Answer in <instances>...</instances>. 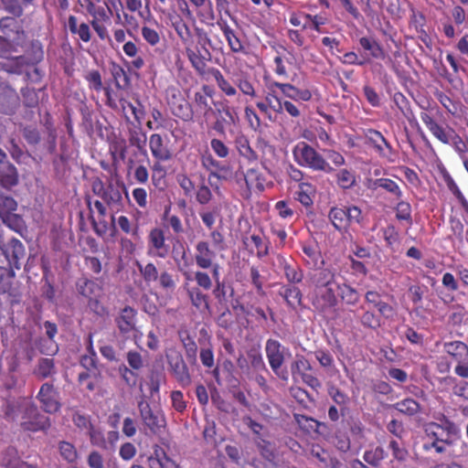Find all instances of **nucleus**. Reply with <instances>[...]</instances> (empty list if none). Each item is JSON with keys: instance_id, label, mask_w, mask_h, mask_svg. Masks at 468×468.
I'll return each instance as SVG.
<instances>
[{"instance_id": "1", "label": "nucleus", "mask_w": 468, "mask_h": 468, "mask_svg": "<svg viewBox=\"0 0 468 468\" xmlns=\"http://www.w3.org/2000/svg\"><path fill=\"white\" fill-rule=\"evenodd\" d=\"M169 21L182 46L186 55L198 75L206 73L207 63L211 58L207 46H211V39L203 27L190 26L178 14L169 15Z\"/></svg>"}, {"instance_id": "2", "label": "nucleus", "mask_w": 468, "mask_h": 468, "mask_svg": "<svg viewBox=\"0 0 468 468\" xmlns=\"http://www.w3.org/2000/svg\"><path fill=\"white\" fill-rule=\"evenodd\" d=\"M314 290L311 303L322 317L333 320L338 316L339 300L336 295V273L330 268L318 270L312 277Z\"/></svg>"}, {"instance_id": "3", "label": "nucleus", "mask_w": 468, "mask_h": 468, "mask_svg": "<svg viewBox=\"0 0 468 468\" xmlns=\"http://www.w3.org/2000/svg\"><path fill=\"white\" fill-rule=\"evenodd\" d=\"M422 450L425 452L443 454L461 438V431L455 422L443 416L441 422L431 421L424 425Z\"/></svg>"}, {"instance_id": "4", "label": "nucleus", "mask_w": 468, "mask_h": 468, "mask_svg": "<svg viewBox=\"0 0 468 468\" xmlns=\"http://www.w3.org/2000/svg\"><path fill=\"white\" fill-rule=\"evenodd\" d=\"M420 117L434 138L443 144H451L462 161L468 158L466 156L467 145L453 128L439 123L427 111H422Z\"/></svg>"}, {"instance_id": "5", "label": "nucleus", "mask_w": 468, "mask_h": 468, "mask_svg": "<svg viewBox=\"0 0 468 468\" xmlns=\"http://www.w3.org/2000/svg\"><path fill=\"white\" fill-rule=\"evenodd\" d=\"M91 190L95 196L101 198L112 213L121 212L124 208L122 191L124 192L127 198L129 197L128 191L123 184L109 182L105 185L99 177L91 181Z\"/></svg>"}, {"instance_id": "6", "label": "nucleus", "mask_w": 468, "mask_h": 468, "mask_svg": "<svg viewBox=\"0 0 468 468\" xmlns=\"http://www.w3.org/2000/svg\"><path fill=\"white\" fill-rule=\"evenodd\" d=\"M294 161L302 167H307L314 171L331 174L335 169L312 145L305 142H299L292 148Z\"/></svg>"}, {"instance_id": "7", "label": "nucleus", "mask_w": 468, "mask_h": 468, "mask_svg": "<svg viewBox=\"0 0 468 468\" xmlns=\"http://www.w3.org/2000/svg\"><path fill=\"white\" fill-rule=\"evenodd\" d=\"M328 218L334 228L338 231H346L354 224H360L363 217L361 209L356 206L334 207Z\"/></svg>"}, {"instance_id": "8", "label": "nucleus", "mask_w": 468, "mask_h": 468, "mask_svg": "<svg viewBox=\"0 0 468 468\" xmlns=\"http://www.w3.org/2000/svg\"><path fill=\"white\" fill-rule=\"evenodd\" d=\"M19 425L24 431L37 432L46 431L50 426V419L42 414L37 406L30 401L25 408V412L20 418Z\"/></svg>"}, {"instance_id": "9", "label": "nucleus", "mask_w": 468, "mask_h": 468, "mask_svg": "<svg viewBox=\"0 0 468 468\" xmlns=\"http://www.w3.org/2000/svg\"><path fill=\"white\" fill-rule=\"evenodd\" d=\"M166 101L172 113L183 122H192L194 111L192 105L186 100L181 90L176 87L166 90Z\"/></svg>"}, {"instance_id": "10", "label": "nucleus", "mask_w": 468, "mask_h": 468, "mask_svg": "<svg viewBox=\"0 0 468 468\" xmlns=\"http://www.w3.org/2000/svg\"><path fill=\"white\" fill-rule=\"evenodd\" d=\"M138 410L142 423L152 433L158 434L165 431L166 420L161 410L152 409L150 404L144 399H141L138 402Z\"/></svg>"}, {"instance_id": "11", "label": "nucleus", "mask_w": 468, "mask_h": 468, "mask_svg": "<svg viewBox=\"0 0 468 468\" xmlns=\"http://www.w3.org/2000/svg\"><path fill=\"white\" fill-rule=\"evenodd\" d=\"M136 317L137 311L133 307L126 305L121 309L114 319L120 335L126 339L133 335L135 343L137 339H140L142 336V333L136 327Z\"/></svg>"}, {"instance_id": "12", "label": "nucleus", "mask_w": 468, "mask_h": 468, "mask_svg": "<svg viewBox=\"0 0 468 468\" xmlns=\"http://www.w3.org/2000/svg\"><path fill=\"white\" fill-rule=\"evenodd\" d=\"M36 399L40 403L42 410L46 413L55 414L61 409L60 393L51 381L44 382L40 386Z\"/></svg>"}, {"instance_id": "13", "label": "nucleus", "mask_w": 468, "mask_h": 468, "mask_svg": "<svg viewBox=\"0 0 468 468\" xmlns=\"http://www.w3.org/2000/svg\"><path fill=\"white\" fill-rule=\"evenodd\" d=\"M167 364L173 378L181 388H187L192 384L189 368L182 354L176 350L166 354Z\"/></svg>"}, {"instance_id": "14", "label": "nucleus", "mask_w": 468, "mask_h": 468, "mask_svg": "<svg viewBox=\"0 0 468 468\" xmlns=\"http://www.w3.org/2000/svg\"><path fill=\"white\" fill-rule=\"evenodd\" d=\"M282 348V346L278 340L270 338L266 341L265 352L271 368L280 378L287 380L288 371L282 369V366L284 362V355Z\"/></svg>"}, {"instance_id": "15", "label": "nucleus", "mask_w": 468, "mask_h": 468, "mask_svg": "<svg viewBox=\"0 0 468 468\" xmlns=\"http://www.w3.org/2000/svg\"><path fill=\"white\" fill-rule=\"evenodd\" d=\"M241 241L246 250L253 252V248L256 249V256L262 259L269 255L271 241L268 238L263 236L261 230L257 232H246L241 237Z\"/></svg>"}, {"instance_id": "16", "label": "nucleus", "mask_w": 468, "mask_h": 468, "mask_svg": "<svg viewBox=\"0 0 468 468\" xmlns=\"http://www.w3.org/2000/svg\"><path fill=\"white\" fill-rule=\"evenodd\" d=\"M15 272L13 269L0 266V292L6 294L11 305L19 303L21 292L14 285Z\"/></svg>"}, {"instance_id": "17", "label": "nucleus", "mask_w": 468, "mask_h": 468, "mask_svg": "<svg viewBox=\"0 0 468 468\" xmlns=\"http://www.w3.org/2000/svg\"><path fill=\"white\" fill-rule=\"evenodd\" d=\"M170 246L166 243L164 229L154 228L148 235V254L165 259L168 256Z\"/></svg>"}, {"instance_id": "18", "label": "nucleus", "mask_w": 468, "mask_h": 468, "mask_svg": "<svg viewBox=\"0 0 468 468\" xmlns=\"http://www.w3.org/2000/svg\"><path fill=\"white\" fill-rule=\"evenodd\" d=\"M11 269L19 270L21 262L26 257L24 244L17 239H12L7 244L0 247Z\"/></svg>"}, {"instance_id": "19", "label": "nucleus", "mask_w": 468, "mask_h": 468, "mask_svg": "<svg viewBox=\"0 0 468 468\" xmlns=\"http://www.w3.org/2000/svg\"><path fill=\"white\" fill-rule=\"evenodd\" d=\"M85 201L90 211L89 218L90 220L94 232L99 236L104 235L107 231V223L105 220L100 222L96 221L93 216L92 205L96 208L101 218H105V216L107 215L108 207L103 201L98 199L92 202L91 197L90 196L85 197Z\"/></svg>"}, {"instance_id": "20", "label": "nucleus", "mask_w": 468, "mask_h": 468, "mask_svg": "<svg viewBox=\"0 0 468 468\" xmlns=\"http://www.w3.org/2000/svg\"><path fill=\"white\" fill-rule=\"evenodd\" d=\"M149 148L152 156L159 162H167L172 159L173 153L160 133H153L149 137Z\"/></svg>"}, {"instance_id": "21", "label": "nucleus", "mask_w": 468, "mask_h": 468, "mask_svg": "<svg viewBox=\"0 0 468 468\" xmlns=\"http://www.w3.org/2000/svg\"><path fill=\"white\" fill-rule=\"evenodd\" d=\"M195 261L200 269H210L216 259V250L206 240H199L196 244Z\"/></svg>"}, {"instance_id": "22", "label": "nucleus", "mask_w": 468, "mask_h": 468, "mask_svg": "<svg viewBox=\"0 0 468 468\" xmlns=\"http://www.w3.org/2000/svg\"><path fill=\"white\" fill-rule=\"evenodd\" d=\"M272 86L278 88L282 94L292 101H309L313 95L308 89H299L291 83H282L273 81Z\"/></svg>"}, {"instance_id": "23", "label": "nucleus", "mask_w": 468, "mask_h": 468, "mask_svg": "<svg viewBox=\"0 0 468 468\" xmlns=\"http://www.w3.org/2000/svg\"><path fill=\"white\" fill-rule=\"evenodd\" d=\"M213 95L214 90L211 86L202 85L200 91L194 93L193 102L197 112L207 116L212 111L209 101L213 98Z\"/></svg>"}, {"instance_id": "24", "label": "nucleus", "mask_w": 468, "mask_h": 468, "mask_svg": "<svg viewBox=\"0 0 468 468\" xmlns=\"http://www.w3.org/2000/svg\"><path fill=\"white\" fill-rule=\"evenodd\" d=\"M336 295L338 300L347 307L356 306L361 298L358 291L347 282H336Z\"/></svg>"}, {"instance_id": "25", "label": "nucleus", "mask_w": 468, "mask_h": 468, "mask_svg": "<svg viewBox=\"0 0 468 468\" xmlns=\"http://www.w3.org/2000/svg\"><path fill=\"white\" fill-rule=\"evenodd\" d=\"M66 27L72 36H77L82 42L88 43L91 40L90 24L83 21L80 22L77 16L73 15L69 16Z\"/></svg>"}, {"instance_id": "26", "label": "nucleus", "mask_w": 468, "mask_h": 468, "mask_svg": "<svg viewBox=\"0 0 468 468\" xmlns=\"http://www.w3.org/2000/svg\"><path fill=\"white\" fill-rule=\"evenodd\" d=\"M76 289L78 293L86 300L101 297L102 292V287L100 284L86 277L78 279L76 282Z\"/></svg>"}, {"instance_id": "27", "label": "nucleus", "mask_w": 468, "mask_h": 468, "mask_svg": "<svg viewBox=\"0 0 468 468\" xmlns=\"http://www.w3.org/2000/svg\"><path fill=\"white\" fill-rule=\"evenodd\" d=\"M194 7L198 9L197 16L201 23L208 26L214 25L215 13L210 0H187Z\"/></svg>"}, {"instance_id": "28", "label": "nucleus", "mask_w": 468, "mask_h": 468, "mask_svg": "<svg viewBox=\"0 0 468 468\" xmlns=\"http://www.w3.org/2000/svg\"><path fill=\"white\" fill-rule=\"evenodd\" d=\"M18 171L11 162L0 166V186L3 188L11 190L18 185Z\"/></svg>"}, {"instance_id": "29", "label": "nucleus", "mask_w": 468, "mask_h": 468, "mask_svg": "<svg viewBox=\"0 0 468 468\" xmlns=\"http://www.w3.org/2000/svg\"><path fill=\"white\" fill-rule=\"evenodd\" d=\"M179 340L184 347L186 359L196 364L197 359V345L188 330L178 331Z\"/></svg>"}, {"instance_id": "30", "label": "nucleus", "mask_w": 468, "mask_h": 468, "mask_svg": "<svg viewBox=\"0 0 468 468\" xmlns=\"http://www.w3.org/2000/svg\"><path fill=\"white\" fill-rule=\"evenodd\" d=\"M279 295L282 297L287 305L293 310H296L302 305L303 293L297 286L290 284L283 285L279 290Z\"/></svg>"}, {"instance_id": "31", "label": "nucleus", "mask_w": 468, "mask_h": 468, "mask_svg": "<svg viewBox=\"0 0 468 468\" xmlns=\"http://www.w3.org/2000/svg\"><path fill=\"white\" fill-rule=\"evenodd\" d=\"M372 187L374 189H383L395 201L400 200L403 197V192L399 184L388 177L375 179L372 183Z\"/></svg>"}, {"instance_id": "32", "label": "nucleus", "mask_w": 468, "mask_h": 468, "mask_svg": "<svg viewBox=\"0 0 468 468\" xmlns=\"http://www.w3.org/2000/svg\"><path fill=\"white\" fill-rule=\"evenodd\" d=\"M31 400L20 398L16 400L8 401L5 408V417L8 421H20V418L25 412Z\"/></svg>"}, {"instance_id": "33", "label": "nucleus", "mask_w": 468, "mask_h": 468, "mask_svg": "<svg viewBox=\"0 0 468 468\" xmlns=\"http://www.w3.org/2000/svg\"><path fill=\"white\" fill-rule=\"evenodd\" d=\"M302 250L305 256L304 261L311 268H321L324 265V259L319 247L313 243H303Z\"/></svg>"}, {"instance_id": "34", "label": "nucleus", "mask_w": 468, "mask_h": 468, "mask_svg": "<svg viewBox=\"0 0 468 468\" xmlns=\"http://www.w3.org/2000/svg\"><path fill=\"white\" fill-rule=\"evenodd\" d=\"M208 73L214 79L218 88L227 97H235L238 95L237 88L225 78L223 73L217 68H211L208 69Z\"/></svg>"}, {"instance_id": "35", "label": "nucleus", "mask_w": 468, "mask_h": 468, "mask_svg": "<svg viewBox=\"0 0 468 468\" xmlns=\"http://www.w3.org/2000/svg\"><path fill=\"white\" fill-rule=\"evenodd\" d=\"M443 350L456 362L468 360V346L462 341L445 342Z\"/></svg>"}, {"instance_id": "36", "label": "nucleus", "mask_w": 468, "mask_h": 468, "mask_svg": "<svg viewBox=\"0 0 468 468\" xmlns=\"http://www.w3.org/2000/svg\"><path fill=\"white\" fill-rule=\"evenodd\" d=\"M57 373L55 361L53 358L42 357L37 360V363L33 370V374L39 379H47L52 378Z\"/></svg>"}, {"instance_id": "37", "label": "nucleus", "mask_w": 468, "mask_h": 468, "mask_svg": "<svg viewBox=\"0 0 468 468\" xmlns=\"http://www.w3.org/2000/svg\"><path fill=\"white\" fill-rule=\"evenodd\" d=\"M359 45L365 50L369 52V58L385 59L386 52L383 47L373 37H362L359 38Z\"/></svg>"}, {"instance_id": "38", "label": "nucleus", "mask_w": 468, "mask_h": 468, "mask_svg": "<svg viewBox=\"0 0 468 468\" xmlns=\"http://www.w3.org/2000/svg\"><path fill=\"white\" fill-rule=\"evenodd\" d=\"M367 137L381 156H388V153H391V145L380 132L370 129Z\"/></svg>"}, {"instance_id": "39", "label": "nucleus", "mask_w": 468, "mask_h": 468, "mask_svg": "<svg viewBox=\"0 0 468 468\" xmlns=\"http://www.w3.org/2000/svg\"><path fill=\"white\" fill-rule=\"evenodd\" d=\"M280 263L282 266L284 276L290 283H300L303 280V271L297 264L289 263L285 258L279 256Z\"/></svg>"}, {"instance_id": "40", "label": "nucleus", "mask_w": 468, "mask_h": 468, "mask_svg": "<svg viewBox=\"0 0 468 468\" xmlns=\"http://www.w3.org/2000/svg\"><path fill=\"white\" fill-rule=\"evenodd\" d=\"M234 144L239 155L248 161L252 162L258 159V155L251 148L249 138L246 135L242 133L238 134L235 137Z\"/></svg>"}, {"instance_id": "41", "label": "nucleus", "mask_w": 468, "mask_h": 468, "mask_svg": "<svg viewBox=\"0 0 468 468\" xmlns=\"http://www.w3.org/2000/svg\"><path fill=\"white\" fill-rule=\"evenodd\" d=\"M361 310L362 314L356 316L359 324L365 329L378 330L381 326L380 316L372 310H367L364 307H361Z\"/></svg>"}, {"instance_id": "42", "label": "nucleus", "mask_w": 468, "mask_h": 468, "mask_svg": "<svg viewBox=\"0 0 468 468\" xmlns=\"http://www.w3.org/2000/svg\"><path fill=\"white\" fill-rule=\"evenodd\" d=\"M243 176L248 190L257 189L262 191L264 189L265 178L258 169L250 168Z\"/></svg>"}, {"instance_id": "43", "label": "nucleus", "mask_w": 468, "mask_h": 468, "mask_svg": "<svg viewBox=\"0 0 468 468\" xmlns=\"http://www.w3.org/2000/svg\"><path fill=\"white\" fill-rule=\"evenodd\" d=\"M201 164L206 170L209 171L208 180H211V178H217L219 180L225 178L219 174V172L225 170L226 167L211 154L202 156Z\"/></svg>"}, {"instance_id": "44", "label": "nucleus", "mask_w": 468, "mask_h": 468, "mask_svg": "<svg viewBox=\"0 0 468 468\" xmlns=\"http://www.w3.org/2000/svg\"><path fill=\"white\" fill-rule=\"evenodd\" d=\"M327 393L332 400L340 407L341 414L345 415L349 403V397L335 384H327Z\"/></svg>"}, {"instance_id": "45", "label": "nucleus", "mask_w": 468, "mask_h": 468, "mask_svg": "<svg viewBox=\"0 0 468 468\" xmlns=\"http://www.w3.org/2000/svg\"><path fill=\"white\" fill-rule=\"evenodd\" d=\"M296 200H298L305 207L314 204V197L315 188L310 183H300L299 189L295 192Z\"/></svg>"}, {"instance_id": "46", "label": "nucleus", "mask_w": 468, "mask_h": 468, "mask_svg": "<svg viewBox=\"0 0 468 468\" xmlns=\"http://www.w3.org/2000/svg\"><path fill=\"white\" fill-rule=\"evenodd\" d=\"M387 455L388 453L382 446H376L367 450L363 459L367 464L377 468L380 466Z\"/></svg>"}, {"instance_id": "47", "label": "nucleus", "mask_w": 468, "mask_h": 468, "mask_svg": "<svg viewBox=\"0 0 468 468\" xmlns=\"http://www.w3.org/2000/svg\"><path fill=\"white\" fill-rule=\"evenodd\" d=\"M234 83L243 95L251 99L256 98L257 93L255 87L247 74L241 73L239 75H236Z\"/></svg>"}, {"instance_id": "48", "label": "nucleus", "mask_w": 468, "mask_h": 468, "mask_svg": "<svg viewBox=\"0 0 468 468\" xmlns=\"http://www.w3.org/2000/svg\"><path fill=\"white\" fill-rule=\"evenodd\" d=\"M0 29L3 34L9 37H14V39H17L20 33H23L21 27L18 21L14 17H3L0 19Z\"/></svg>"}, {"instance_id": "49", "label": "nucleus", "mask_w": 468, "mask_h": 468, "mask_svg": "<svg viewBox=\"0 0 468 468\" xmlns=\"http://www.w3.org/2000/svg\"><path fill=\"white\" fill-rule=\"evenodd\" d=\"M3 464L6 468H37L36 465L23 462L16 453V449L8 448L3 458Z\"/></svg>"}, {"instance_id": "50", "label": "nucleus", "mask_w": 468, "mask_h": 468, "mask_svg": "<svg viewBox=\"0 0 468 468\" xmlns=\"http://www.w3.org/2000/svg\"><path fill=\"white\" fill-rule=\"evenodd\" d=\"M147 137L146 133L142 131L141 128L132 130L129 133V143L132 146H134L144 157H148L147 151L145 149Z\"/></svg>"}, {"instance_id": "51", "label": "nucleus", "mask_w": 468, "mask_h": 468, "mask_svg": "<svg viewBox=\"0 0 468 468\" xmlns=\"http://www.w3.org/2000/svg\"><path fill=\"white\" fill-rule=\"evenodd\" d=\"M434 96L449 114L452 116L458 115L461 108V103L459 101H453L447 94L441 90H437L434 93Z\"/></svg>"}, {"instance_id": "52", "label": "nucleus", "mask_w": 468, "mask_h": 468, "mask_svg": "<svg viewBox=\"0 0 468 468\" xmlns=\"http://www.w3.org/2000/svg\"><path fill=\"white\" fill-rule=\"evenodd\" d=\"M346 423L355 441L361 442L366 440L367 429L359 419L349 418Z\"/></svg>"}, {"instance_id": "53", "label": "nucleus", "mask_w": 468, "mask_h": 468, "mask_svg": "<svg viewBox=\"0 0 468 468\" xmlns=\"http://www.w3.org/2000/svg\"><path fill=\"white\" fill-rule=\"evenodd\" d=\"M191 303L199 311L209 309L208 297L199 288H192L188 291Z\"/></svg>"}, {"instance_id": "54", "label": "nucleus", "mask_w": 468, "mask_h": 468, "mask_svg": "<svg viewBox=\"0 0 468 468\" xmlns=\"http://www.w3.org/2000/svg\"><path fill=\"white\" fill-rule=\"evenodd\" d=\"M395 211L396 218L399 221H406L410 227L412 226V209L409 202L402 200V198L398 200V203L395 207Z\"/></svg>"}, {"instance_id": "55", "label": "nucleus", "mask_w": 468, "mask_h": 468, "mask_svg": "<svg viewBox=\"0 0 468 468\" xmlns=\"http://www.w3.org/2000/svg\"><path fill=\"white\" fill-rule=\"evenodd\" d=\"M394 408L408 416H414L420 410V405L413 399H404L394 405Z\"/></svg>"}, {"instance_id": "56", "label": "nucleus", "mask_w": 468, "mask_h": 468, "mask_svg": "<svg viewBox=\"0 0 468 468\" xmlns=\"http://www.w3.org/2000/svg\"><path fill=\"white\" fill-rule=\"evenodd\" d=\"M172 258L179 271H183L189 266L186 250L182 243L173 247Z\"/></svg>"}, {"instance_id": "57", "label": "nucleus", "mask_w": 468, "mask_h": 468, "mask_svg": "<svg viewBox=\"0 0 468 468\" xmlns=\"http://www.w3.org/2000/svg\"><path fill=\"white\" fill-rule=\"evenodd\" d=\"M138 269L146 283L157 282L159 272L154 263L148 262L145 265L138 264Z\"/></svg>"}, {"instance_id": "58", "label": "nucleus", "mask_w": 468, "mask_h": 468, "mask_svg": "<svg viewBox=\"0 0 468 468\" xmlns=\"http://www.w3.org/2000/svg\"><path fill=\"white\" fill-rule=\"evenodd\" d=\"M9 229L20 233L25 228V222L21 216L12 212L0 218Z\"/></svg>"}, {"instance_id": "59", "label": "nucleus", "mask_w": 468, "mask_h": 468, "mask_svg": "<svg viewBox=\"0 0 468 468\" xmlns=\"http://www.w3.org/2000/svg\"><path fill=\"white\" fill-rule=\"evenodd\" d=\"M171 207H165L163 215V220L165 221L175 234H181L184 232V228L180 218L176 215L170 214Z\"/></svg>"}, {"instance_id": "60", "label": "nucleus", "mask_w": 468, "mask_h": 468, "mask_svg": "<svg viewBox=\"0 0 468 468\" xmlns=\"http://www.w3.org/2000/svg\"><path fill=\"white\" fill-rule=\"evenodd\" d=\"M337 185L343 189H349L356 184L355 174L347 169H341L336 174Z\"/></svg>"}, {"instance_id": "61", "label": "nucleus", "mask_w": 468, "mask_h": 468, "mask_svg": "<svg viewBox=\"0 0 468 468\" xmlns=\"http://www.w3.org/2000/svg\"><path fill=\"white\" fill-rule=\"evenodd\" d=\"M160 288L166 292H173L176 288V280L167 271H163L157 279Z\"/></svg>"}, {"instance_id": "62", "label": "nucleus", "mask_w": 468, "mask_h": 468, "mask_svg": "<svg viewBox=\"0 0 468 468\" xmlns=\"http://www.w3.org/2000/svg\"><path fill=\"white\" fill-rule=\"evenodd\" d=\"M199 357L202 365L207 368H212L215 366V357L213 346L210 342L200 348Z\"/></svg>"}, {"instance_id": "63", "label": "nucleus", "mask_w": 468, "mask_h": 468, "mask_svg": "<svg viewBox=\"0 0 468 468\" xmlns=\"http://www.w3.org/2000/svg\"><path fill=\"white\" fill-rule=\"evenodd\" d=\"M388 449L391 451L393 458L398 462L404 463L408 460L409 451L396 440H391L388 442Z\"/></svg>"}, {"instance_id": "64", "label": "nucleus", "mask_w": 468, "mask_h": 468, "mask_svg": "<svg viewBox=\"0 0 468 468\" xmlns=\"http://www.w3.org/2000/svg\"><path fill=\"white\" fill-rule=\"evenodd\" d=\"M256 445H257V448L259 450L261 456L264 460H266L268 462H272L275 459L274 449H273L271 441L264 440V439H260L256 442Z\"/></svg>"}]
</instances>
